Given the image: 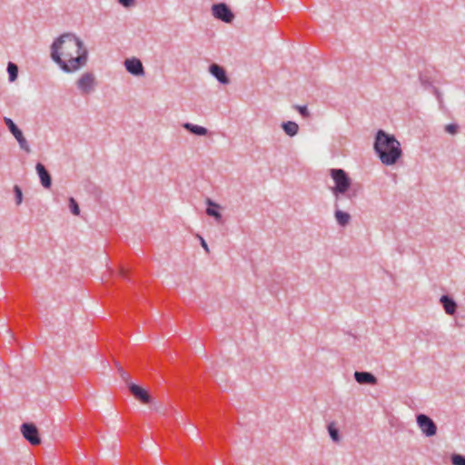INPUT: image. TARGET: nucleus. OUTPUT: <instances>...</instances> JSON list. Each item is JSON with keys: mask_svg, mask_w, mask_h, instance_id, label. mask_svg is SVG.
Listing matches in <instances>:
<instances>
[{"mask_svg": "<svg viewBox=\"0 0 465 465\" xmlns=\"http://www.w3.org/2000/svg\"><path fill=\"white\" fill-rule=\"evenodd\" d=\"M21 431L26 440L32 445H38L41 442L38 430L33 423H24L21 426Z\"/></svg>", "mask_w": 465, "mask_h": 465, "instance_id": "obj_7", "label": "nucleus"}, {"mask_svg": "<svg viewBox=\"0 0 465 465\" xmlns=\"http://www.w3.org/2000/svg\"><path fill=\"white\" fill-rule=\"evenodd\" d=\"M4 122L7 126L10 133L15 137L16 135L22 134V131L16 126V124L13 122L12 119L8 117L4 118Z\"/></svg>", "mask_w": 465, "mask_h": 465, "instance_id": "obj_18", "label": "nucleus"}, {"mask_svg": "<svg viewBox=\"0 0 465 465\" xmlns=\"http://www.w3.org/2000/svg\"><path fill=\"white\" fill-rule=\"evenodd\" d=\"M417 424L422 433L427 437L434 436L437 433V426L435 422L426 414L417 415Z\"/></svg>", "mask_w": 465, "mask_h": 465, "instance_id": "obj_5", "label": "nucleus"}, {"mask_svg": "<svg viewBox=\"0 0 465 465\" xmlns=\"http://www.w3.org/2000/svg\"><path fill=\"white\" fill-rule=\"evenodd\" d=\"M37 174L39 175L42 185L45 188H50L52 184V178L49 172L41 163H38L35 166Z\"/></svg>", "mask_w": 465, "mask_h": 465, "instance_id": "obj_10", "label": "nucleus"}, {"mask_svg": "<svg viewBox=\"0 0 465 465\" xmlns=\"http://www.w3.org/2000/svg\"><path fill=\"white\" fill-rule=\"evenodd\" d=\"M295 109L300 113V114L303 117V118H309L310 117V112L308 111L307 107L306 106H302V105H296L295 106Z\"/></svg>", "mask_w": 465, "mask_h": 465, "instance_id": "obj_28", "label": "nucleus"}, {"mask_svg": "<svg viewBox=\"0 0 465 465\" xmlns=\"http://www.w3.org/2000/svg\"><path fill=\"white\" fill-rule=\"evenodd\" d=\"M453 465H465V456L458 453H453L450 457Z\"/></svg>", "mask_w": 465, "mask_h": 465, "instance_id": "obj_25", "label": "nucleus"}, {"mask_svg": "<svg viewBox=\"0 0 465 465\" xmlns=\"http://www.w3.org/2000/svg\"><path fill=\"white\" fill-rule=\"evenodd\" d=\"M206 203L208 208L206 209V214L213 217L217 222H221L222 214L217 211L220 205L213 202L211 199H207Z\"/></svg>", "mask_w": 465, "mask_h": 465, "instance_id": "obj_14", "label": "nucleus"}, {"mask_svg": "<svg viewBox=\"0 0 465 465\" xmlns=\"http://www.w3.org/2000/svg\"><path fill=\"white\" fill-rule=\"evenodd\" d=\"M354 379L360 384L375 385L377 383V378L368 371H355Z\"/></svg>", "mask_w": 465, "mask_h": 465, "instance_id": "obj_11", "label": "nucleus"}, {"mask_svg": "<svg viewBox=\"0 0 465 465\" xmlns=\"http://www.w3.org/2000/svg\"><path fill=\"white\" fill-rule=\"evenodd\" d=\"M330 175L335 183L331 192L336 199H338L341 194H345L346 193L349 199H352L356 196V190L351 189V180L344 170L332 168L330 170Z\"/></svg>", "mask_w": 465, "mask_h": 465, "instance_id": "obj_3", "label": "nucleus"}, {"mask_svg": "<svg viewBox=\"0 0 465 465\" xmlns=\"http://www.w3.org/2000/svg\"><path fill=\"white\" fill-rule=\"evenodd\" d=\"M212 13L216 19L224 23H231L234 18L233 13L224 3L214 4L212 6Z\"/></svg>", "mask_w": 465, "mask_h": 465, "instance_id": "obj_4", "label": "nucleus"}, {"mask_svg": "<svg viewBox=\"0 0 465 465\" xmlns=\"http://www.w3.org/2000/svg\"><path fill=\"white\" fill-rule=\"evenodd\" d=\"M16 139V141L18 142L19 143V146L22 150L25 151L26 153H30V146L26 141V139L25 138V136L23 135V133L16 135L15 137Z\"/></svg>", "mask_w": 465, "mask_h": 465, "instance_id": "obj_23", "label": "nucleus"}, {"mask_svg": "<svg viewBox=\"0 0 465 465\" xmlns=\"http://www.w3.org/2000/svg\"><path fill=\"white\" fill-rule=\"evenodd\" d=\"M16 139V141L18 142L19 143V146L22 150L25 151L26 153H30V146L26 141V139L25 138V136L23 135V133L16 135L15 137Z\"/></svg>", "mask_w": 465, "mask_h": 465, "instance_id": "obj_22", "label": "nucleus"}, {"mask_svg": "<svg viewBox=\"0 0 465 465\" xmlns=\"http://www.w3.org/2000/svg\"><path fill=\"white\" fill-rule=\"evenodd\" d=\"M197 237L199 238V240L201 242V245L204 249L205 252L209 253L210 250H209V247H208L206 242L204 241V239L201 235H199V234L197 235Z\"/></svg>", "mask_w": 465, "mask_h": 465, "instance_id": "obj_32", "label": "nucleus"}, {"mask_svg": "<svg viewBox=\"0 0 465 465\" xmlns=\"http://www.w3.org/2000/svg\"><path fill=\"white\" fill-rule=\"evenodd\" d=\"M120 273L123 277H126L127 271L124 268L121 269Z\"/></svg>", "mask_w": 465, "mask_h": 465, "instance_id": "obj_33", "label": "nucleus"}, {"mask_svg": "<svg viewBox=\"0 0 465 465\" xmlns=\"http://www.w3.org/2000/svg\"><path fill=\"white\" fill-rule=\"evenodd\" d=\"M7 72L9 74V81L14 82L17 78L18 67L15 64L9 62L7 64Z\"/></svg>", "mask_w": 465, "mask_h": 465, "instance_id": "obj_20", "label": "nucleus"}, {"mask_svg": "<svg viewBox=\"0 0 465 465\" xmlns=\"http://www.w3.org/2000/svg\"><path fill=\"white\" fill-rule=\"evenodd\" d=\"M126 70L134 75H143L144 74L142 62L137 58L126 59L124 61Z\"/></svg>", "mask_w": 465, "mask_h": 465, "instance_id": "obj_8", "label": "nucleus"}, {"mask_svg": "<svg viewBox=\"0 0 465 465\" xmlns=\"http://www.w3.org/2000/svg\"><path fill=\"white\" fill-rule=\"evenodd\" d=\"M14 193L15 196V203L17 205L21 204L23 201V193L21 188L18 185L14 186Z\"/></svg>", "mask_w": 465, "mask_h": 465, "instance_id": "obj_27", "label": "nucleus"}, {"mask_svg": "<svg viewBox=\"0 0 465 465\" xmlns=\"http://www.w3.org/2000/svg\"><path fill=\"white\" fill-rule=\"evenodd\" d=\"M428 71L420 72L419 75V79L422 86L425 88H428L430 86H432L433 80L432 78L428 74Z\"/></svg>", "mask_w": 465, "mask_h": 465, "instance_id": "obj_19", "label": "nucleus"}, {"mask_svg": "<svg viewBox=\"0 0 465 465\" xmlns=\"http://www.w3.org/2000/svg\"><path fill=\"white\" fill-rule=\"evenodd\" d=\"M183 127L191 134H193L195 135L203 136L208 134V130L205 127L193 124L191 123H184L183 124Z\"/></svg>", "mask_w": 465, "mask_h": 465, "instance_id": "obj_15", "label": "nucleus"}, {"mask_svg": "<svg viewBox=\"0 0 465 465\" xmlns=\"http://www.w3.org/2000/svg\"><path fill=\"white\" fill-rule=\"evenodd\" d=\"M51 57L66 73L77 71L87 63L88 51L73 34H64L51 46Z\"/></svg>", "mask_w": 465, "mask_h": 465, "instance_id": "obj_1", "label": "nucleus"}, {"mask_svg": "<svg viewBox=\"0 0 465 465\" xmlns=\"http://www.w3.org/2000/svg\"><path fill=\"white\" fill-rule=\"evenodd\" d=\"M284 133L289 136H294L298 134L299 125L295 122L288 121L282 124Z\"/></svg>", "mask_w": 465, "mask_h": 465, "instance_id": "obj_17", "label": "nucleus"}, {"mask_svg": "<svg viewBox=\"0 0 465 465\" xmlns=\"http://www.w3.org/2000/svg\"><path fill=\"white\" fill-rule=\"evenodd\" d=\"M458 130H459V126L455 124H450L445 126V131L451 134H457Z\"/></svg>", "mask_w": 465, "mask_h": 465, "instance_id": "obj_29", "label": "nucleus"}, {"mask_svg": "<svg viewBox=\"0 0 465 465\" xmlns=\"http://www.w3.org/2000/svg\"><path fill=\"white\" fill-rule=\"evenodd\" d=\"M374 150L384 165H393L402 156L400 142L392 134L379 130L375 136Z\"/></svg>", "mask_w": 465, "mask_h": 465, "instance_id": "obj_2", "label": "nucleus"}, {"mask_svg": "<svg viewBox=\"0 0 465 465\" xmlns=\"http://www.w3.org/2000/svg\"><path fill=\"white\" fill-rule=\"evenodd\" d=\"M69 208L74 215H78L80 213L79 205L73 197L69 198Z\"/></svg>", "mask_w": 465, "mask_h": 465, "instance_id": "obj_26", "label": "nucleus"}, {"mask_svg": "<svg viewBox=\"0 0 465 465\" xmlns=\"http://www.w3.org/2000/svg\"><path fill=\"white\" fill-rule=\"evenodd\" d=\"M124 7H131L134 5L135 0H117Z\"/></svg>", "mask_w": 465, "mask_h": 465, "instance_id": "obj_30", "label": "nucleus"}, {"mask_svg": "<svg viewBox=\"0 0 465 465\" xmlns=\"http://www.w3.org/2000/svg\"><path fill=\"white\" fill-rule=\"evenodd\" d=\"M328 432L333 441L338 442L340 440L339 430L337 429L334 422H331L328 425Z\"/></svg>", "mask_w": 465, "mask_h": 465, "instance_id": "obj_21", "label": "nucleus"}, {"mask_svg": "<svg viewBox=\"0 0 465 465\" xmlns=\"http://www.w3.org/2000/svg\"><path fill=\"white\" fill-rule=\"evenodd\" d=\"M209 71L221 84H226L229 83V78L226 75L225 70L219 64H211Z\"/></svg>", "mask_w": 465, "mask_h": 465, "instance_id": "obj_12", "label": "nucleus"}, {"mask_svg": "<svg viewBox=\"0 0 465 465\" xmlns=\"http://www.w3.org/2000/svg\"><path fill=\"white\" fill-rule=\"evenodd\" d=\"M433 93L440 104V106L442 107L443 100L440 92L436 87H433Z\"/></svg>", "mask_w": 465, "mask_h": 465, "instance_id": "obj_31", "label": "nucleus"}, {"mask_svg": "<svg viewBox=\"0 0 465 465\" xmlns=\"http://www.w3.org/2000/svg\"><path fill=\"white\" fill-rule=\"evenodd\" d=\"M77 87L83 94H88L94 91L96 82L93 73L86 72L78 79Z\"/></svg>", "mask_w": 465, "mask_h": 465, "instance_id": "obj_6", "label": "nucleus"}, {"mask_svg": "<svg viewBox=\"0 0 465 465\" xmlns=\"http://www.w3.org/2000/svg\"><path fill=\"white\" fill-rule=\"evenodd\" d=\"M336 210H335V219L339 225L344 227L349 224L351 220V215L348 213H345L340 209H338L337 204H335Z\"/></svg>", "mask_w": 465, "mask_h": 465, "instance_id": "obj_16", "label": "nucleus"}, {"mask_svg": "<svg viewBox=\"0 0 465 465\" xmlns=\"http://www.w3.org/2000/svg\"><path fill=\"white\" fill-rule=\"evenodd\" d=\"M16 139V141L18 142L19 143V146L22 150L25 151L26 153H30V146L26 141V139L25 138V136L23 135V133L16 135L15 137Z\"/></svg>", "mask_w": 465, "mask_h": 465, "instance_id": "obj_24", "label": "nucleus"}, {"mask_svg": "<svg viewBox=\"0 0 465 465\" xmlns=\"http://www.w3.org/2000/svg\"><path fill=\"white\" fill-rule=\"evenodd\" d=\"M129 391L132 393V395L139 400L143 403H149L151 397L147 391H145L143 388L136 385V384H130L129 385Z\"/></svg>", "mask_w": 465, "mask_h": 465, "instance_id": "obj_9", "label": "nucleus"}, {"mask_svg": "<svg viewBox=\"0 0 465 465\" xmlns=\"http://www.w3.org/2000/svg\"><path fill=\"white\" fill-rule=\"evenodd\" d=\"M440 302L447 314H455L457 311V303L452 298L448 295H442Z\"/></svg>", "mask_w": 465, "mask_h": 465, "instance_id": "obj_13", "label": "nucleus"}]
</instances>
